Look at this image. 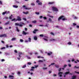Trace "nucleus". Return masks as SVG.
<instances>
[{
    "mask_svg": "<svg viewBox=\"0 0 79 79\" xmlns=\"http://www.w3.org/2000/svg\"><path fill=\"white\" fill-rule=\"evenodd\" d=\"M62 21H64L65 20H67V18L66 17H64V15H62L59 17L58 19V20L60 21V19H62Z\"/></svg>",
    "mask_w": 79,
    "mask_h": 79,
    "instance_id": "1",
    "label": "nucleus"
},
{
    "mask_svg": "<svg viewBox=\"0 0 79 79\" xmlns=\"http://www.w3.org/2000/svg\"><path fill=\"white\" fill-rule=\"evenodd\" d=\"M15 26H19V27H23V25H25V23H23V22L20 23V24L19 23H15Z\"/></svg>",
    "mask_w": 79,
    "mask_h": 79,
    "instance_id": "2",
    "label": "nucleus"
},
{
    "mask_svg": "<svg viewBox=\"0 0 79 79\" xmlns=\"http://www.w3.org/2000/svg\"><path fill=\"white\" fill-rule=\"evenodd\" d=\"M52 10L54 11H58V8L55 6H52Z\"/></svg>",
    "mask_w": 79,
    "mask_h": 79,
    "instance_id": "3",
    "label": "nucleus"
},
{
    "mask_svg": "<svg viewBox=\"0 0 79 79\" xmlns=\"http://www.w3.org/2000/svg\"><path fill=\"white\" fill-rule=\"evenodd\" d=\"M17 18V19H16V21H22L21 18L19 16H18Z\"/></svg>",
    "mask_w": 79,
    "mask_h": 79,
    "instance_id": "4",
    "label": "nucleus"
},
{
    "mask_svg": "<svg viewBox=\"0 0 79 79\" xmlns=\"http://www.w3.org/2000/svg\"><path fill=\"white\" fill-rule=\"evenodd\" d=\"M55 2H49L48 3V5H54V4H55Z\"/></svg>",
    "mask_w": 79,
    "mask_h": 79,
    "instance_id": "5",
    "label": "nucleus"
},
{
    "mask_svg": "<svg viewBox=\"0 0 79 79\" xmlns=\"http://www.w3.org/2000/svg\"><path fill=\"white\" fill-rule=\"evenodd\" d=\"M62 74H63V72H60L58 73V74L59 76H60V77H62Z\"/></svg>",
    "mask_w": 79,
    "mask_h": 79,
    "instance_id": "6",
    "label": "nucleus"
},
{
    "mask_svg": "<svg viewBox=\"0 0 79 79\" xmlns=\"http://www.w3.org/2000/svg\"><path fill=\"white\" fill-rule=\"evenodd\" d=\"M39 31V30L35 29L34 30V31H33V32L34 34H36V32H37V31Z\"/></svg>",
    "mask_w": 79,
    "mask_h": 79,
    "instance_id": "7",
    "label": "nucleus"
},
{
    "mask_svg": "<svg viewBox=\"0 0 79 79\" xmlns=\"http://www.w3.org/2000/svg\"><path fill=\"white\" fill-rule=\"evenodd\" d=\"M22 34H23V35H26V34H27V33H26L24 31H23Z\"/></svg>",
    "mask_w": 79,
    "mask_h": 79,
    "instance_id": "8",
    "label": "nucleus"
},
{
    "mask_svg": "<svg viewBox=\"0 0 79 79\" xmlns=\"http://www.w3.org/2000/svg\"><path fill=\"white\" fill-rule=\"evenodd\" d=\"M52 52H50V53H47V55L48 56H50L51 55H52Z\"/></svg>",
    "mask_w": 79,
    "mask_h": 79,
    "instance_id": "9",
    "label": "nucleus"
},
{
    "mask_svg": "<svg viewBox=\"0 0 79 79\" xmlns=\"http://www.w3.org/2000/svg\"><path fill=\"white\" fill-rule=\"evenodd\" d=\"M23 13H24L25 15H27V14H29V11H27L26 12H23Z\"/></svg>",
    "mask_w": 79,
    "mask_h": 79,
    "instance_id": "10",
    "label": "nucleus"
},
{
    "mask_svg": "<svg viewBox=\"0 0 79 79\" xmlns=\"http://www.w3.org/2000/svg\"><path fill=\"white\" fill-rule=\"evenodd\" d=\"M13 7L15 8H18V6L14 5L13 6Z\"/></svg>",
    "mask_w": 79,
    "mask_h": 79,
    "instance_id": "11",
    "label": "nucleus"
},
{
    "mask_svg": "<svg viewBox=\"0 0 79 79\" xmlns=\"http://www.w3.org/2000/svg\"><path fill=\"white\" fill-rule=\"evenodd\" d=\"M74 69H79V67H77L76 66H75L74 67Z\"/></svg>",
    "mask_w": 79,
    "mask_h": 79,
    "instance_id": "12",
    "label": "nucleus"
},
{
    "mask_svg": "<svg viewBox=\"0 0 79 79\" xmlns=\"http://www.w3.org/2000/svg\"><path fill=\"white\" fill-rule=\"evenodd\" d=\"M48 21L50 22V23H52V20L50 18H49Z\"/></svg>",
    "mask_w": 79,
    "mask_h": 79,
    "instance_id": "13",
    "label": "nucleus"
},
{
    "mask_svg": "<svg viewBox=\"0 0 79 79\" xmlns=\"http://www.w3.org/2000/svg\"><path fill=\"white\" fill-rule=\"evenodd\" d=\"M9 77L10 78H14V76L12 75H9Z\"/></svg>",
    "mask_w": 79,
    "mask_h": 79,
    "instance_id": "14",
    "label": "nucleus"
},
{
    "mask_svg": "<svg viewBox=\"0 0 79 79\" xmlns=\"http://www.w3.org/2000/svg\"><path fill=\"white\" fill-rule=\"evenodd\" d=\"M34 39L35 40H37V36H34Z\"/></svg>",
    "mask_w": 79,
    "mask_h": 79,
    "instance_id": "15",
    "label": "nucleus"
},
{
    "mask_svg": "<svg viewBox=\"0 0 79 79\" xmlns=\"http://www.w3.org/2000/svg\"><path fill=\"white\" fill-rule=\"evenodd\" d=\"M16 39L15 38H13L11 39V40H12V41H13L14 40H15Z\"/></svg>",
    "mask_w": 79,
    "mask_h": 79,
    "instance_id": "16",
    "label": "nucleus"
},
{
    "mask_svg": "<svg viewBox=\"0 0 79 79\" xmlns=\"http://www.w3.org/2000/svg\"><path fill=\"white\" fill-rule=\"evenodd\" d=\"M72 79H75L76 78V76H73L72 77Z\"/></svg>",
    "mask_w": 79,
    "mask_h": 79,
    "instance_id": "17",
    "label": "nucleus"
},
{
    "mask_svg": "<svg viewBox=\"0 0 79 79\" xmlns=\"http://www.w3.org/2000/svg\"><path fill=\"white\" fill-rule=\"evenodd\" d=\"M32 23H34L35 24L36 23H37V21L36 20H34L33 21H32Z\"/></svg>",
    "mask_w": 79,
    "mask_h": 79,
    "instance_id": "18",
    "label": "nucleus"
},
{
    "mask_svg": "<svg viewBox=\"0 0 79 79\" xmlns=\"http://www.w3.org/2000/svg\"><path fill=\"white\" fill-rule=\"evenodd\" d=\"M3 37H6V34H2Z\"/></svg>",
    "mask_w": 79,
    "mask_h": 79,
    "instance_id": "19",
    "label": "nucleus"
},
{
    "mask_svg": "<svg viewBox=\"0 0 79 79\" xmlns=\"http://www.w3.org/2000/svg\"><path fill=\"white\" fill-rule=\"evenodd\" d=\"M69 73H70V72L69 71L68 72H66L65 73V75H66V74H69Z\"/></svg>",
    "mask_w": 79,
    "mask_h": 79,
    "instance_id": "20",
    "label": "nucleus"
},
{
    "mask_svg": "<svg viewBox=\"0 0 79 79\" xmlns=\"http://www.w3.org/2000/svg\"><path fill=\"white\" fill-rule=\"evenodd\" d=\"M22 68H26V65L25 64L23 65Z\"/></svg>",
    "mask_w": 79,
    "mask_h": 79,
    "instance_id": "21",
    "label": "nucleus"
},
{
    "mask_svg": "<svg viewBox=\"0 0 79 79\" xmlns=\"http://www.w3.org/2000/svg\"><path fill=\"white\" fill-rule=\"evenodd\" d=\"M16 28L17 29V32H19V30L18 29V27H16Z\"/></svg>",
    "mask_w": 79,
    "mask_h": 79,
    "instance_id": "22",
    "label": "nucleus"
},
{
    "mask_svg": "<svg viewBox=\"0 0 79 79\" xmlns=\"http://www.w3.org/2000/svg\"><path fill=\"white\" fill-rule=\"evenodd\" d=\"M12 16H13V15H11L9 18V19H12Z\"/></svg>",
    "mask_w": 79,
    "mask_h": 79,
    "instance_id": "23",
    "label": "nucleus"
},
{
    "mask_svg": "<svg viewBox=\"0 0 79 79\" xmlns=\"http://www.w3.org/2000/svg\"><path fill=\"white\" fill-rule=\"evenodd\" d=\"M6 12L5 11V12H3L2 13V15H5V14H6Z\"/></svg>",
    "mask_w": 79,
    "mask_h": 79,
    "instance_id": "24",
    "label": "nucleus"
},
{
    "mask_svg": "<svg viewBox=\"0 0 79 79\" xmlns=\"http://www.w3.org/2000/svg\"><path fill=\"white\" fill-rule=\"evenodd\" d=\"M50 34H51L52 35H55V34L53 33V32H51L50 33Z\"/></svg>",
    "mask_w": 79,
    "mask_h": 79,
    "instance_id": "25",
    "label": "nucleus"
},
{
    "mask_svg": "<svg viewBox=\"0 0 79 79\" xmlns=\"http://www.w3.org/2000/svg\"><path fill=\"white\" fill-rule=\"evenodd\" d=\"M20 54H22V53H21V52L19 53V57H21V55H20Z\"/></svg>",
    "mask_w": 79,
    "mask_h": 79,
    "instance_id": "26",
    "label": "nucleus"
},
{
    "mask_svg": "<svg viewBox=\"0 0 79 79\" xmlns=\"http://www.w3.org/2000/svg\"><path fill=\"white\" fill-rule=\"evenodd\" d=\"M28 40L30 42H31V38H29Z\"/></svg>",
    "mask_w": 79,
    "mask_h": 79,
    "instance_id": "27",
    "label": "nucleus"
},
{
    "mask_svg": "<svg viewBox=\"0 0 79 79\" xmlns=\"http://www.w3.org/2000/svg\"><path fill=\"white\" fill-rule=\"evenodd\" d=\"M38 5H41L42 4V2H40L38 4Z\"/></svg>",
    "mask_w": 79,
    "mask_h": 79,
    "instance_id": "28",
    "label": "nucleus"
},
{
    "mask_svg": "<svg viewBox=\"0 0 79 79\" xmlns=\"http://www.w3.org/2000/svg\"><path fill=\"white\" fill-rule=\"evenodd\" d=\"M16 19H14L11 20L12 21H16Z\"/></svg>",
    "mask_w": 79,
    "mask_h": 79,
    "instance_id": "29",
    "label": "nucleus"
},
{
    "mask_svg": "<svg viewBox=\"0 0 79 79\" xmlns=\"http://www.w3.org/2000/svg\"><path fill=\"white\" fill-rule=\"evenodd\" d=\"M40 36L41 37H44V35L43 34H41L40 35Z\"/></svg>",
    "mask_w": 79,
    "mask_h": 79,
    "instance_id": "30",
    "label": "nucleus"
},
{
    "mask_svg": "<svg viewBox=\"0 0 79 79\" xmlns=\"http://www.w3.org/2000/svg\"><path fill=\"white\" fill-rule=\"evenodd\" d=\"M20 42H24V40H23V39H20Z\"/></svg>",
    "mask_w": 79,
    "mask_h": 79,
    "instance_id": "31",
    "label": "nucleus"
},
{
    "mask_svg": "<svg viewBox=\"0 0 79 79\" xmlns=\"http://www.w3.org/2000/svg\"><path fill=\"white\" fill-rule=\"evenodd\" d=\"M42 69H44V70H45V69H47V67H46V68H44V67H43L42 68Z\"/></svg>",
    "mask_w": 79,
    "mask_h": 79,
    "instance_id": "32",
    "label": "nucleus"
},
{
    "mask_svg": "<svg viewBox=\"0 0 79 79\" xmlns=\"http://www.w3.org/2000/svg\"><path fill=\"white\" fill-rule=\"evenodd\" d=\"M55 66V67H56V68H59V65H56Z\"/></svg>",
    "mask_w": 79,
    "mask_h": 79,
    "instance_id": "33",
    "label": "nucleus"
},
{
    "mask_svg": "<svg viewBox=\"0 0 79 79\" xmlns=\"http://www.w3.org/2000/svg\"><path fill=\"white\" fill-rule=\"evenodd\" d=\"M36 3H39L40 1L39 0H37L36 1Z\"/></svg>",
    "mask_w": 79,
    "mask_h": 79,
    "instance_id": "34",
    "label": "nucleus"
},
{
    "mask_svg": "<svg viewBox=\"0 0 79 79\" xmlns=\"http://www.w3.org/2000/svg\"><path fill=\"white\" fill-rule=\"evenodd\" d=\"M27 64H28V65H31V62H28L27 63Z\"/></svg>",
    "mask_w": 79,
    "mask_h": 79,
    "instance_id": "35",
    "label": "nucleus"
},
{
    "mask_svg": "<svg viewBox=\"0 0 79 79\" xmlns=\"http://www.w3.org/2000/svg\"><path fill=\"white\" fill-rule=\"evenodd\" d=\"M61 68H60L58 69V71L59 72H60V71H61Z\"/></svg>",
    "mask_w": 79,
    "mask_h": 79,
    "instance_id": "36",
    "label": "nucleus"
},
{
    "mask_svg": "<svg viewBox=\"0 0 79 79\" xmlns=\"http://www.w3.org/2000/svg\"><path fill=\"white\" fill-rule=\"evenodd\" d=\"M51 41H56V40L53 39L51 40Z\"/></svg>",
    "mask_w": 79,
    "mask_h": 79,
    "instance_id": "37",
    "label": "nucleus"
},
{
    "mask_svg": "<svg viewBox=\"0 0 79 79\" xmlns=\"http://www.w3.org/2000/svg\"><path fill=\"white\" fill-rule=\"evenodd\" d=\"M6 14H9L10 13V11H6Z\"/></svg>",
    "mask_w": 79,
    "mask_h": 79,
    "instance_id": "38",
    "label": "nucleus"
},
{
    "mask_svg": "<svg viewBox=\"0 0 79 79\" xmlns=\"http://www.w3.org/2000/svg\"><path fill=\"white\" fill-rule=\"evenodd\" d=\"M25 9H26V10H31V8H27V7H26L25 8Z\"/></svg>",
    "mask_w": 79,
    "mask_h": 79,
    "instance_id": "39",
    "label": "nucleus"
},
{
    "mask_svg": "<svg viewBox=\"0 0 79 79\" xmlns=\"http://www.w3.org/2000/svg\"><path fill=\"white\" fill-rule=\"evenodd\" d=\"M15 2L16 3H19V2L17 1V0L15 1Z\"/></svg>",
    "mask_w": 79,
    "mask_h": 79,
    "instance_id": "40",
    "label": "nucleus"
},
{
    "mask_svg": "<svg viewBox=\"0 0 79 79\" xmlns=\"http://www.w3.org/2000/svg\"><path fill=\"white\" fill-rule=\"evenodd\" d=\"M31 5H32V6H34L35 5V4L34 3H31Z\"/></svg>",
    "mask_w": 79,
    "mask_h": 79,
    "instance_id": "41",
    "label": "nucleus"
},
{
    "mask_svg": "<svg viewBox=\"0 0 79 79\" xmlns=\"http://www.w3.org/2000/svg\"><path fill=\"white\" fill-rule=\"evenodd\" d=\"M73 26H76L77 24H76V23H73Z\"/></svg>",
    "mask_w": 79,
    "mask_h": 79,
    "instance_id": "42",
    "label": "nucleus"
},
{
    "mask_svg": "<svg viewBox=\"0 0 79 79\" xmlns=\"http://www.w3.org/2000/svg\"><path fill=\"white\" fill-rule=\"evenodd\" d=\"M39 26L41 27H43L44 26V25H38Z\"/></svg>",
    "mask_w": 79,
    "mask_h": 79,
    "instance_id": "43",
    "label": "nucleus"
},
{
    "mask_svg": "<svg viewBox=\"0 0 79 79\" xmlns=\"http://www.w3.org/2000/svg\"><path fill=\"white\" fill-rule=\"evenodd\" d=\"M35 13L37 15H39V14H40V13H39V12H35Z\"/></svg>",
    "mask_w": 79,
    "mask_h": 79,
    "instance_id": "44",
    "label": "nucleus"
},
{
    "mask_svg": "<svg viewBox=\"0 0 79 79\" xmlns=\"http://www.w3.org/2000/svg\"><path fill=\"white\" fill-rule=\"evenodd\" d=\"M74 19H77V16H74Z\"/></svg>",
    "mask_w": 79,
    "mask_h": 79,
    "instance_id": "45",
    "label": "nucleus"
},
{
    "mask_svg": "<svg viewBox=\"0 0 79 79\" xmlns=\"http://www.w3.org/2000/svg\"><path fill=\"white\" fill-rule=\"evenodd\" d=\"M68 44L69 45H71V42H69L68 43Z\"/></svg>",
    "mask_w": 79,
    "mask_h": 79,
    "instance_id": "46",
    "label": "nucleus"
},
{
    "mask_svg": "<svg viewBox=\"0 0 79 79\" xmlns=\"http://www.w3.org/2000/svg\"><path fill=\"white\" fill-rule=\"evenodd\" d=\"M66 66H67V65H66V64H65L64 65V68H66Z\"/></svg>",
    "mask_w": 79,
    "mask_h": 79,
    "instance_id": "47",
    "label": "nucleus"
},
{
    "mask_svg": "<svg viewBox=\"0 0 79 79\" xmlns=\"http://www.w3.org/2000/svg\"><path fill=\"white\" fill-rule=\"evenodd\" d=\"M25 31H27V28H25Z\"/></svg>",
    "mask_w": 79,
    "mask_h": 79,
    "instance_id": "48",
    "label": "nucleus"
},
{
    "mask_svg": "<svg viewBox=\"0 0 79 79\" xmlns=\"http://www.w3.org/2000/svg\"><path fill=\"white\" fill-rule=\"evenodd\" d=\"M3 49H5V47H3L1 48L2 50H3Z\"/></svg>",
    "mask_w": 79,
    "mask_h": 79,
    "instance_id": "49",
    "label": "nucleus"
},
{
    "mask_svg": "<svg viewBox=\"0 0 79 79\" xmlns=\"http://www.w3.org/2000/svg\"><path fill=\"white\" fill-rule=\"evenodd\" d=\"M44 40H45L46 41H48V40L44 38Z\"/></svg>",
    "mask_w": 79,
    "mask_h": 79,
    "instance_id": "50",
    "label": "nucleus"
},
{
    "mask_svg": "<svg viewBox=\"0 0 79 79\" xmlns=\"http://www.w3.org/2000/svg\"><path fill=\"white\" fill-rule=\"evenodd\" d=\"M38 67V65H35V68H37Z\"/></svg>",
    "mask_w": 79,
    "mask_h": 79,
    "instance_id": "51",
    "label": "nucleus"
},
{
    "mask_svg": "<svg viewBox=\"0 0 79 79\" xmlns=\"http://www.w3.org/2000/svg\"><path fill=\"white\" fill-rule=\"evenodd\" d=\"M16 53H18V52H17V51L16 50H15L14 51Z\"/></svg>",
    "mask_w": 79,
    "mask_h": 79,
    "instance_id": "52",
    "label": "nucleus"
},
{
    "mask_svg": "<svg viewBox=\"0 0 79 79\" xmlns=\"http://www.w3.org/2000/svg\"><path fill=\"white\" fill-rule=\"evenodd\" d=\"M54 64H55V63H52L51 64V65H54Z\"/></svg>",
    "mask_w": 79,
    "mask_h": 79,
    "instance_id": "53",
    "label": "nucleus"
},
{
    "mask_svg": "<svg viewBox=\"0 0 79 79\" xmlns=\"http://www.w3.org/2000/svg\"><path fill=\"white\" fill-rule=\"evenodd\" d=\"M23 20H24V21H26L27 20L26 19V18H23Z\"/></svg>",
    "mask_w": 79,
    "mask_h": 79,
    "instance_id": "54",
    "label": "nucleus"
},
{
    "mask_svg": "<svg viewBox=\"0 0 79 79\" xmlns=\"http://www.w3.org/2000/svg\"><path fill=\"white\" fill-rule=\"evenodd\" d=\"M44 19H47V17H44Z\"/></svg>",
    "mask_w": 79,
    "mask_h": 79,
    "instance_id": "55",
    "label": "nucleus"
},
{
    "mask_svg": "<svg viewBox=\"0 0 79 79\" xmlns=\"http://www.w3.org/2000/svg\"><path fill=\"white\" fill-rule=\"evenodd\" d=\"M53 77H55V76H56V75L55 74H54L53 75Z\"/></svg>",
    "mask_w": 79,
    "mask_h": 79,
    "instance_id": "56",
    "label": "nucleus"
},
{
    "mask_svg": "<svg viewBox=\"0 0 79 79\" xmlns=\"http://www.w3.org/2000/svg\"><path fill=\"white\" fill-rule=\"evenodd\" d=\"M68 66L69 67H71V64H69Z\"/></svg>",
    "mask_w": 79,
    "mask_h": 79,
    "instance_id": "57",
    "label": "nucleus"
},
{
    "mask_svg": "<svg viewBox=\"0 0 79 79\" xmlns=\"http://www.w3.org/2000/svg\"><path fill=\"white\" fill-rule=\"evenodd\" d=\"M9 24V23L8 22H7L5 23V24L6 25V24Z\"/></svg>",
    "mask_w": 79,
    "mask_h": 79,
    "instance_id": "58",
    "label": "nucleus"
},
{
    "mask_svg": "<svg viewBox=\"0 0 79 79\" xmlns=\"http://www.w3.org/2000/svg\"><path fill=\"white\" fill-rule=\"evenodd\" d=\"M5 19H8V18L6 17H5Z\"/></svg>",
    "mask_w": 79,
    "mask_h": 79,
    "instance_id": "59",
    "label": "nucleus"
},
{
    "mask_svg": "<svg viewBox=\"0 0 79 79\" xmlns=\"http://www.w3.org/2000/svg\"><path fill=\"white\" fill-rule=\"evenodd\" d=\"M0 37H3V35H0Z\"/></svg>",
    "mask_w": 79,
    "mask_h": 79,
    "instance_id": "60",
    "label": "nucleus"
},
{
    "mask_svg": "<svg viewBox=\"0 0 79 79\" xmlns=\"http://www.w3.org/2000/svg\"><path fill=\"white\" fill-rule=\"evenodd\" d=\"M0 4L1 5H2V1H0Z\"/></svg>",
    "mask_w": 79,
    "mask_h": 79,
    "instance_id": "61",
    "label": "nucleus"
},
{
    "mask_svg": "<svg viewBox=\"0 0 79 79\" xmlns=\"http://www.w3.org/2000/svg\"><path fill=\"white\" fill-rule=\"evenodd\" d=\"M49 74H50V73H52V71H49Z\"/></svg>",
    "mask_w": 79,
    "mask_h": 79,
    "instance_id": "62",
    "label": "nucleus"
},
{
    "mask_svg": "<svg viewBox=\"0 0 79 79\" xmlns=\"http://www.w3.org/2000/svg\"><path fill=\"white\" fill-rule=\"evenodd\" d=\"M29 56V55H26V56H25L26 57H27V58Z\"/></svg>",
    "mask_w": 79,
    "mask_h": 79,
    "instance_id": "63",
    "label": "nucleus"
},
{
    "mask_svg": "<svg viewBox=\"0 0 79 79\" xmlns=\"http://www.w3.org/2000/svg\"><path fill=\"white\" fill-rule=\"evenodd\" d=\"M1 61H5V60L4 59H3L1 60Z\"/></svg>",
    "mask_w": 79,
    "mask_h": 79,
    "instance_id": "64",
    "label": "nucleus"
}]
</instances>
